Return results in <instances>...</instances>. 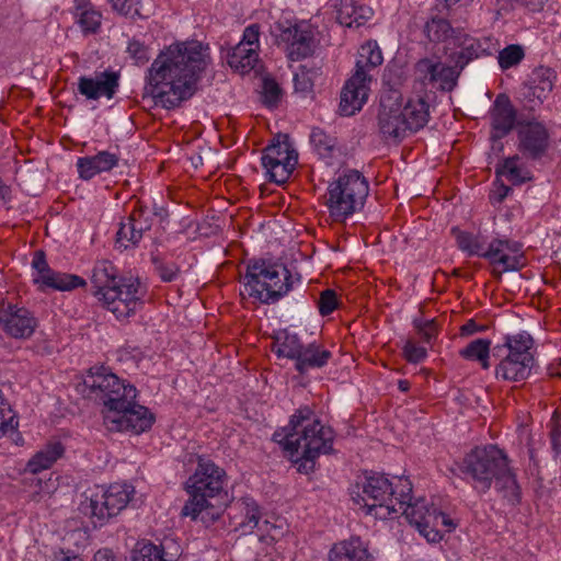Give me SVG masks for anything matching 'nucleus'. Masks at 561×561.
<instances>
[{
    "mask_svg": "<svg viewBox=\"0 0 561 561\" xmlns=\"http://www.w3.org/2000/svg\"><path fill=\"white\" fill-rule=\"evenodd\" d=\"M206 55L198 42L179 43L161 51L149 68L148 82L156 104L171 110L196 91Z\"/></svg>",
    "mask_w": 561,
    "mask_h": 561,
    "instance_id": "f257e3e1",
    "label": "nucleus"
},
{
    "mask_svg": "<svg viewBox=\"0 0 561 561\" xmlns=\"http://www.w3.org/2000/svg\"><path fill=\"white\" fill-rule=\"evenodd\" d=\"M309 407L298 409L291 415L286 433L274 434V440L283 445L290 457L297 456L293 461L297 470L308 474L316 467V459L321 454H329L333 449L334 433L331 427L324 426L316 420Z\"/></svg>",
    "mask_w": 561,
    "mask_h": 561,
    "instance_id": "f03ea898",
    "label": "nucleus"
},
{
    "mask_svg": "<svg viewBox=\"0 0 561 561\" xmlns=\"http://www.w3.org/2000/svg\"><path fill=\"white\" fill-rule=\"evenodd\" d=\"M91 283L99 301L118 320L135 314L142 304L144 291L139 279L119 276L116 266L108 260L95 263Z\"/></svg>",
    "mask_w": 561,
    "mask_h": 561,
    "instance_id": "7ed1b4c3",
    "label": "nucleus"
},
{
    "mask_svg": "<svg viewBox=\"0 0 561 561\" xmlns=\"http://www.w3.org/2000/svg\"><path fill=\"white\" fill-rule=\"evenodd\" d=\"M226 483L225 469L211 459L198 456L196 469L185 484L190 499L182 508V515L190 516L194 520L201 515L203 520L206 519L204 513L211 519L217 518L220 500L226 495Z\"/></svg>",
    "mask_w": 561,
    "mask_h": 561,
    "instance_id": "20e7f679",
    "label": "nucleus"
},
{
    "mask_svg": "<svg viewBox=\"0 0 561 561\" xmlns=\"http://www.w3.org/2000/svg\"><path fill=\"white\" fill-rule=\"evenodd\" d=\"M459 469L478 492L485 493L493 482L497 488L511 490L514 494L518 490L510 459L496 445L476 447L463 457Z\"/></svg>",
    "mask_w": 561,
    "mask_h": 561,
    "instance_id": "39448f33",
    "label": "nucleus"
},
{
    "mask_svg": "<svg viewBox=\"0 0 561 561\" xmlns=\"http://www.w3.org/2000/svg\"><path fill=\"white\" fill-rule=\"evenodd\" d=\"M137 390L119 379V386L102 402L103 421L111 432L140 434L151 428L154 416L144 405L136 403Z\"/></svg>",
    "mask_w": 561,
    "mask_h": 561,
    "instance_id": "423d86ee",
    "label": "nucleus"
},
{
    "mask_svg": "<svg viewBox=\"0 0 561 561\" xmlns=\"http://www.w3.org/2000/svg\"><path fill=\"white\" fill-rule=\"evenodd\" d=\"M394 482L386 476L373 473L366 477L362 492L356 493L354 501L367 510V514L386 518L399 513L412 493V483L408 478L394 477Z\"/></svg>",
    "mask_w": 561,
    "mask_h": 561,
    "instance_id": "0eeeda50",
    "label": "nucleus"
},
{
    "mask_svg": "<svg viewBox=\"0 0 561 561\" xmlns=\"http://www.w3.org/2000/svg\"><path fill=\"white\" fill-rule=\"evenodd\" d=\"M243 279L241 295L267 305L278 301L293 286L291 274L286 266L265 261L248 264Z\"/></svg>",
    "mask_w": 561,
    "mask_h": 561,
    "instance_id": "6e6552de",
    "label": "nucleus"
},
{
    "mask_svg": "<svg viewBox=\"0 0 561 561\" xmlns=\"http://www.w3.org/2000/svg\"><path fill=\"white\" fill-rule=\"evenodd\" d=\"M368 194V181L359 171L342 172L328 187L325 205L330 217L344 222L364 207Z\"/></svg>",
    "mask_w": 561,
    "mask_h": 561,
    "instance_id": "1a4fd4ad",
    "label": "nucleus"
},
{
    "mask_svg": "<svg viewBox=\"0 0 561 561\" xmlns=\"http://www.w3.org/2000/svg\"><path fill=\"white\" fill-rule=\"evenodd\" d=\"M482 257L489 262L491 273L496 278H501L503 273L519 271L526 265L520 244L507 239H493Z\"/></svg>",
    "mask_w": 561,
    "mask_h": 561,
    "instance_id": "9d476101",
    "label": "nucleus"
},
{
    "mask_svg": "<svg viewBox=\"0 0 561 561\" xmlns=\"http://www.w3.org/2000/svg\"><path fill=\"white\" fill-rule=\"evenodd\" d=\"M134 489L127 484L114 483L91 497L90 507L94 524L102 526L110 518L118 515L131 499Z\"/></svg>",
    "mask_w": 561,
    "mask_h": 561,
    "instance_id": "9b49d317",
    "label": "nucleus"
},
{
    "mask_svg": "<svg viewBox=\"0 0 561 561\" xmlns=\"http://www.w3.org/2000/svg\"><path fill=\"white\" fill-rule=\"evenodd\" d=\"M551 146V136L547 126L538 121L519 122L517 129V149L529 160L545 158Z\"/></svg>",
    "mask_w": 561,
    "mask_h": 561,
    "instance_id": "f8f14e48",
    "label": "nucleus"
},
{
    "mask_svg": "<svg viewBox=\"0 0 561 561\" xmlns=\"http://www.w3.org/2000/svg\"><path fill=\"white\" fill-rule=\"evenodd\" d=\"M0 327L8 336L26 340L33 335L37 320L27 308L2 301L0 304Z\"/></svg>",
    "mask_w": 561,
    "mask_h": 561,
    "instance_id": "ddd939ff",
    "label": "nucleus"
},
{
    "mask_svg": "<svg viewBox=\"0 0 561 561\" xmlns=\"http://www.w3.org/2000/svg\"><path fill=\"white\" fill-rule=\"evenodd\" d=\"M453 46L459 48V50L450 53L448 55V59L460 70H462L470 61L484 56H492L497 51V45L492 38H476L462 31L457 32V35H454Z\"/></svg>",
    "mask_w": 561,
    "mask_h": 561,
    "instance_id": "4468645a",
    "label": "nucleus"
},
{
    "mask_svg": "<svg viewBox=\"0 0 561 561\" xmlns=\"http://www.w3.org/2000/svg\"><path fill=\"white\" fill-rule=\"evenodd\" d=\"M378 127L386 141L400 142L410 134L401 113V105L391 102L390 99L380 102Z\"/></svg>",
    "mask_w": 561,
    "mask_h": 561,
    "instance_id": "2eb2a0df",
    "label": "nucleus"
},
{
    "mask_svg": "<svg viewBox=\"0 0 561 561\" xmlns=\"http://www.w3.org/2000/svg\"><path fill=\"white\" fill-rule=\"evenodd\" d=\"M415 69L424 84H436L437 89L448 92L457 85L461 72L455 64L446 66L430 59H421Z\"/></svg>",
    "mask_w": 561,
    "mask_h": 561,
    "instance_id": "dca6fc26",
    "label": "nucleus"
},
{
    "mask_svg": "<svg viewBox=\"0 0 561 561\" xmlns=\"http://www.w3.org/2000/svg\"><path fill=\"white\" fill-rule=\"evenodd\" d=\"M119 85V76L114 71L96 72L94 77H80L78 91L89 100H99L102 96L112 99Z\"/></svg>",
    "mask_w": 561,
    "mask_h": 561,
    "instance_id": "f3484780",
    "label": "nucleus"
},
{
    "mask_svg": "<svg viewBox=\"0 0 561 561\" xmlns=\"http://www.w3.org/2000/svg\"><path fill=\"white\" fill-rule=\"evenodd\" d=\"M370 80L354 75L345 82L341 91L340 112L344 116H352L360 111L368 98Z\"/></svg>",
    "mask_w": 561,
    "mask_h": 561,
    "instance_id": "a211bd4d",
    "label": "nucleus"
},
{
    "mask_svg": "<svg viewBox=\"0 0 561 561\" xmlns=\"http://www.w3.org/2000/svg\"><path fill=\"white\" fill-rule=\"evenodd\" d=\"M492 138L501 139L507 136L515 127L517 113L508 96L499 94L490 112Z\"/></svg>",
    "mask_w": 561,
    "mask_h": 561,
    "instance_id": "6ab92c4d",
    "label": "nucleus"
},
{
    "mask_svg": "<svg viewBox=\"0 0 561 561\" xmlns=\"http://www.w3.org/2000/svg\"><path fill=\"white\" fill-rule=\"evenodd\" d=\"M119 156L107 150L99 151L94 156L80 157L77 160L79 178L89 181L98 174L110 172L119 163Z\"/></svg>",
    "mask_w": 561,
    "mask_h": 561,
    "instance_id": "aec40b11",
    "label": "nucleus"
},
{
    "mask_svg": "<svg viewBox=\"0 0 561 561\" xmlns=\"http://www.w3.org/2000/svg\"><path fill=\"white\" fill-rule=\"evenodd\" d=\"M279 38L288 46L289 57L293 60L306 58L312 53L313 36L307 28L298 25L288 26L280 31Z\"/></svg>",
    "mask_w": 561,
    "mask_h": 561,
    "instance_id": "412c9836",
    "label": "nucleus"
},
{
    "mask_svg": "<svg viewBox=\"0 0 561 561\" xmlns=\"http://www.w3.org/2000/svg\"><path fill=\"white\" fill-rule=\"evenodd\" d=\"M411 500L412 495L410 494V499H407V503L399 512H402L410 524L414 525L420 534L425 537L426 530L430 527H435L434 513L437 508L424 499L416 500L414 503Z\"/></svg>",
    "mask_w": 561,
    "mask_h": 561,
    "instance_id": "4be33fe9",
    "label": "nucleus"
},
{
    "mask_svg": "<svg viewBox=\"0 0 561 561\" xmlns=\"http://www.w3.org/2000/svg\"><path fill=\"white\" fill-rule=\"evenodd\" d=\"M504 356L495 367V378L502 381L519 382L527 379L530 375L534 362L526 360V356H513L508 353Z\"/></svg>",
    "mask_w": 561,
    "mask_h": 561,
    "instance_id": "5701e85b",
    "label": "nucleus"
},
{
    "mask_svg": "<svg viewBox=\"0 0 561 561\" xmlns=\"http://www.w3.org/2000/svg\"><path fill=\"white\" fill-rule=\"evenodd\" d=\"M84 385L90 389V394L102 403L111 391L119 386V378L103 366L92 367L84 380Z\"/></svg>",
    "mask_w": 561,
    "mask_h": 561,
    "instance_id": "b1692460",
    "label": "nucleus"
},
{
    "mask_svg": "<svg viewBox=\"0 0 561 561\" xmlns=\"http://www.w3.org/2000/svg\"><path fill=\"white\" fill-rule=\"evenodd\" d=\"M335 13L336 21L346 27H359L373 16L371 8L347 0L335 4Z\"/></svg>",
    "mask_w": 561,
    "mask_h": 561,
    "instance_id": "393cba45",
    "label": "nucleus"
},
{
    "mask_svg": "<svg viewBox=\"0 0 561 561\" xmlns=\"http://www.w3.org/2000/svg\"><path fill=\"white\" fill-rule=\"evenodd\" d=\"M330 561H371L367 546L359 537L335 543L329 553Z\"/></svg>",
    "mask_w": 561,
    "mask_h": 561,
    "instance_id": "a878e982",
    "label": "nucleus"
},
{
    "mask_svg": "<svg viewBox=\"0 0 561 561\" xmlns=\"http://www.w3.org/2000/svg\"><path fill=\"white\" fill-rule=\"evenodd\" d=\"M401 113L410 134L416 133L430 119V104L423 96L412 98L401 107Z\"/></svg>",
    "mask_w": 561,
    "mask_h": 561,
    "instance_id": "bb28decb",
    "label": "nucleus"
},
{
    "mask_svg": "<svg viewBox=\"0 0 561 561\" xmlns=\"http://www.w3.org/2000/svg\"><path fill=\"white\" fill-rule=\"evenodd\" d=\"M332 358V353L323 345L316 342L304 346L302 352L296 360L295 367L300 374H306L310 369L322 368Z\"/></svg>",
    "mask_w": 561,
    "mask_h": 561,
    "instance_id": "cd10ccee",
    "label": "nucleus"
},
{
    "mask_svg": "<svg viewBox=\"0 0 561 561\" xmlns=\"http://www.w3.org/2000/svg\"><path fill=\"white\" fill-rule=\"evenodd\" d=\"M65 454L64 445L58 440L48 442L26 463V471L36 474L51 466Z\"/></svg>",
    "mask_w": 561,
    "mask_h": 561,
    "instance_id": "c85d7f7f",
    "label": "nucleus"
},
{
    "mask_svg": "<svg viewBox=\"0 0 561 561\" xmlns=\"http://www.w3.org/2000/svg\"><path fill=\"white\" fill-rule=\"evenodd\" d=\"M383 61L382 53L376 41H368L358 49V57L354 75L365 77L371 81L370 70L379 67Z\"/></svg>",
    "mask_w": 561,
    "mask_h": 561,
    "instance_id": "c756f323",
    "label": "nucleus"
},
{
    "mask_svg": "<svg viewBox=\"0 0 561 561\" xmlns=\"http://www.w3.org/2000/svg\"><path fill=\"white\" fill-rule=\"evenodd\" d=\"M557 79L556 71L546 66H539L531 73L529 94L542 103L553 90Z\"/></svg>",
    "mask_w": 561,
    "mask_h": 561,
    "instance_id": "7c9ffc66",
    "label": "nucleus"
},
{
    "mask_svg": "<svg viewBox=\"0 0 561 561\" xmlns=\"http://www.w3.org/2000/svg\"><path fill=\"white\" fill-rule=\"evenodd\" d=\"M169 541L156 546L148 540H140L131 550L130 561H175L178 553H168Z\"/></svg>",
    "mask_w": 561,
    "mask_h": 561,
    "instance_id": "2f4dec72",
    "label": "nucleus"
},
{
    "mask_svg": "<svg viewBox=\"0 0 561 561\" xmlns=\"http://www.w3.org/2000/svg\"><path fill=\"white\" fill-rule=\"evenodd\" d=\"M298 162V154L291 147L287 135H277L264 149L262 162Z\"/></svg>",
    "mask_w": 561,
    "mask_h": 561,
    "instance_id": "473e14b6",
    "label": "nucleus"
},
{
    "mask_svg": "<svg viewBox=\"0 0 561 561\" xmlns=\"http://www.w3.org/2000/svg\"><path fill=\"white\" fill-rule=\"evenodd\" d=\"M533 346V339L528 333H518L516 335H507L503 345H496L493 348V356L500 357L505 352L516 356H526V360L534 362V356L530 353Z\"/></svg>",
    "mask_w": 561,
    "mask_h": 561,
    "instance_id": "72a5a7b5",
    "label": "nucleus"
},
{
    "mask_svg": "<svg viewBox=\"0 0 561 561\" xmlns=\"http://www.w3.org/2000/svg\"><path fill=\"white\" fill-rule=\"evenodd\" d=\"M259 60L257 49L239 43L227 56L228 65L241 75L250 72Z\"/></svg>",
    "mask_w": 561,
    "mask_h": 561,
    "instance_id": "f704fd0d",
    "label": "nucleus"
},
{
    "mask_svg": "<svg viewBox=\"0 0 561 561\" xmlns=\"http://www.w3.org/2000/svg\"><path fill=\"white\" fill-rule=\"evenodd\" d=\"M520 157L514 154L496 165V175L505 176L513 185H520L533 180L530 170L519 164Z\"/></svg>",
    "mask_w": 561,
    "mask_h": 561,
    "instance_id": "c9c22d12",
    "label": "nucleus"
},
{
    "mask_svg": "<svg viewBox=\"0 0 561 561\" xmlns=\"http://www.w3.org/2000/svg\"><path fill=\"white\" fill-rule=\"evenodd\" d=\"M305 344L296 333L283 330L274 336L272 350L278 357H287L297 360Z\"/></svg>",
    "mask_w": 561,
    "mask_h": 561,
    "instance_id": "e433bc0d",
    "label": "nucleus"
},
{
    "mask_svg": "<svg viewBox=\"0 0 561 561\" xmlns=\"http://www.w3.org/2000/svg\"><path fill=\"white\" fill-rule=\"evenodd\" d=\"M423 32L430 42L453 45L454 35L461 31L451 27L448 20L435 16L425 23Z\"/></svg>",
    "mask_w": 561,
    "mask_h": 561,
    "instance_id": "4c0bfd02",
    "label": "nucleus"
},
{
    "mask_svg": "<svg viewBox=\"0 0 561 561\" xmlns=\"http://www.w3.org/2000/svg\"><path fill=\"white\" fill-rule=\"evenodd\" d=\"M76 15L83 32L96 33L101 26L102 14L88 0H75Z\"/></svg>",
    "mask_w": 561,
    "mask_h": 561,
    "instance_id": "58836bf2",
    "label": "nucleus"
},
{
    "mask_svg": "<svg viewBox=\"0 0 561 561\" xmlns=\"http://www.w3.org/2000/svg\"><path fill=\"white\" fill-rule=\"evenodd\" d=\"M490 346L491 341L488 339H476L471 341L465 348L459 351V355L468 360H477L483 369L490 368Z\"/></svg>",
    "mask_w": 561,
    "mask_h": 561,
    "instance_id": "ea45409f",
    "label": "nucleus"
},
{
    "mask_svg": "<svg viewBox=\"0 0 561 561\" xmlns=\"http://www.w3.org/2000/svg\"><path fill=\"white\" fill-rule=\"evenodd\" d=\"M85 280L75 274H67L53 271L45 277L43 285L56 290H72L85 286Z\"/></svg>",
    "mask_w": 561,
    "mask_h": 561,
    "instance_id": "a19ab883",
    "label": "nucleus"
},
{
    "mask_svg": "<svg viewBox=\"0 0 561 561\" xmlns=\"http://www.w3.org/2000/svg\"><path fill=\"white\" fill-rule=\"evenodd\" d=\"M451 234L455 237L458 248L468 253V255H478L482 257L485 249L479 241V238L471 232L462 231L459 228H453Z\"/></svg>",
    "mask_w": 561,
    "mask_h": 561,
    "instance_id": "79ce46f5",
    "label": "nucleus"
},
{
    "mask_svg": "<svg viewBox=\"0 0 561 561\" xmlns=\"http://www.w3.org/2000/svg\"><path fill=\"white\" fill-rule=\"evenodd\" d=\"M310 142L321 158H331L336 147V138L319 127L312 128Z\"/></svg>",
    "mask_w": 561,
    "mask_h": 561,
    "instance_id": "37998d69",
    "label": "nucleus"
},
{
    "mask_svg": "<svg viewBox=\"0 0 561 561\" xmlns=\"http://www.w3.org/2000/svg\"><path fill=\"white\" fill-rule=\"evenodd\" d=\"M525 48L519 44H511L499 51L497 62L502 70L518 66L525 58Z\"/></svg>",
    "mask_w": 561,
    "mask_h": 561,
    "instance_id": "c03bdc74",
    "label": "nucleus"
},
{
    "mask_svg": "<svg viewBox=\"0 0 561 561\" xmlns=\"http://www.w3.org/2000/svg\"><path fill=\"white\" fill-rule=\"evenodd\" d=\"M435 516V527H430L426 530L425 538L430 542H438L443 539V530L450 533L456 528V524L454 520L447 516L445 513L436 510L434 513Z\"/></svg>",
    "mask_w": 561,
    "mask_h": 561,
    "instance_id": "a18cd8bd",
    "label": "nucleus"
},
{
    "mask_svg": "<svg viewBox=\"0 0 561 561\" xmlns=\"http://www.w3.org/2000/svg\"><path fill=\"white\" fill-rule=\"evenodd\" d=\"M263 168L266 170V175L271 182L276 184H284L290 178L297 163L289 161L286 162H262Z\"/></svg>",
    "mask_w": 561,
    "mask_h": 561,
    "instance_id": "49530a36",
    "label": "nucleus"
},
{
    "mask_svg": "<svg viewBox=\"0 0 561 561\" xmlns=\"http://www.w3.org/2000/svg\"><path fill=\"white\" fill-rule=\"evenodd\" d=\"M113 11L131 20L146 19L142 12L141 0H108Z\"/></svg>",
    "mask_w": 561,
    "mask_h": 561,
    "instance_id": "de8ad7c7",
    "label": "nucleus"
},
{
    "mask_svg": "<svg viewBox=\"0 0 561 561\" xmlns=\"http://www.w3.org/2000/svg\"><path fill=\"white\" fill-rule=\"evenodd\" d=\"M136 229V226H134L129 218L123 221L116 233V247L119 249L135 247L141 240V236Z\"/></svg>",
    "mask_w": 561,
    "mask_h": 561,
    "instance_id": "09e8293b",
    "label": "nucleus"
},
{
    "mask_svg": "<svg viewBox=\"0 0 561 561\" xmlns=\"http://www.w3.org/2000/svg\"><path fill=\"white\" fill-rule=\"evenodd\" d=\"M313 76V71L308 70L305 66L300 67L299 71L296 72L294 77L295 91L302 94L310 93L314 85Z\"/></svg>",
    "mask_w": 561,
    "mask_h": 561,
    "instance_id": "8fccbe9b",
    "label": "nucleus"
},
{
    "mask_svg": "<svg viewBox=\"0 0 561 561\" xmlns=\"http://www.w3.org/2000/svg\"><path fill=\"white\" fill-rule=\"evenodd\" d=\"M339 306L337 295L334 289H325L320 294L318 309L321 316L331 314Z\"/></svg>",
    "mask_w": 561,
    "mask_h": 561,
    "instance_id": "3c124183",
    "label": "nucleus"
},
{
    "mask_svg": "<svg viewBox=\"0 0 561 561\" xmlns=\"http://www.w3.org/2000/svg\"><path fill=\"white\" fill-rule=\"evenodd\" d=\"M128 218L134 226H136V231H139L141 237L144 232L148 231L152 226V219L142 206L135 208Z\"/></svg>",
    "mask_w": 561,
    "mask_h": 561,
    "instance_id": "603ef678",
    "label": "nucleus"
},
{
    "mask_svg": "<svg viewBox=\"0 0 561 561\" xmlns=\"http://www.w3.org/2000/svg\"><path fill=\"white\" fill-rule=\"evenodd\" d=\"M414 328L422 337V340L426 343H430L438 333V327L434 319L432 320H421L415 319L413 321Z\"/></svg>",
    "mask_w": 561,
    "mask_h": 561,
    "instance_id": "864d4df0",
    "label": "nucleus"
},
{
    "mask_svg": "<svg viewBox=\"0 0 561 561\" xmlns=\"http://www.w3.org/2000/svg\"><path fill=\"white\" fill-rule=\"evenodd\" d=\"M403 357L412 364H419L423 362L427 356V351L423 346L416 345L415 342L409 340L405 342L403 348Z\"/></svg>",
    "mask_w": 561,
    "mask_h": 561,
    "instance_id": "5fc2aeb1",
    "label": "nucleus"
},
{
    "mask_svg": "<svg viewBox=\"0 0 561 561\" xmlns=\"http://www.w3.org/2000/svg\"><path fill=\"white\" fill-rule=\"evenodd\" d=\"M282 90L274 79H264L263 81V101L270 106H274L279 101Z\"/></svg>",
    "mask_w": 561,
    "mask_h": 561,
    "instance_id": "6e6d98bb",
    "label": "nucleus"
},
{
    "mask_svg": "<svg viewBox=\"0 0 561 561\" xmlns=\"http://www.w3.org/2000/svg\"><path fill=\"white\" fill-rule=\"evenodd\" d=\"M128 55L137 65H144L149 60L148 47L138 39H131L127 46Z\"/></svg>",
    "mask_w": 561,
    "mask_h": 561,
    "instance_id": "4d7b16f0",
    "label": "nucleus"
},
{
    "mask_svg": "<svg viewBox=\"0 0 561 561\" xmlns=\"http://www.w3.org/2000/svg\"><path fill=\"white\" fill-rule=\"evenodd\" d=\"M32 266L38 273V278H35L36 283L41 282L43 284V282L45 280V277L53 272V270L49 267V265L46 261V255H45L44 251H42V250H38L34 253Z\"/></svg>",
    "mask_w": 561,
    "mask_h": 561,
    "instance_id": "13d9d810",
    "label": "nucleus"
},
{
    "mask_svg": "<svg viewBox=\"0 0 561 561\" xmlns=\"http://www.w3.org/2000/svg\"><path fill=\"white\" fill-rule=\"evenodd\" d=\"M156 270L163 282H172L179 273L176 264L160 261H156Z\"/></svg>",
    "mask_w": 561,
    "mask_h": 561,
    "instance_id": "bf43d9fd",
    "label": "nucleus"
},
{
    "mask_svg": "<svg viewBox=\"0 0 561 561\" xmlns=\"http://www.w3.org/2000/svg\"><path fill=\"white\" fill-rule=\"evenodd\" d=\"M550 440L556 455L561 456V426L557 421V411L551 420Z\"/></svg>",
    "mask_w": 561,
    "mask_h": 561,
    "instance_id": "052dcab7",
    "label": "nucleus"
},
{
    "mask_svg": "<svg viewBox=\"0 0 561 561\" xmlns=\"http://www.w3.org/2000/svg\"><path fill=\"white\" fill-rule=\"evenodd\" d=\"M259 37H260V25L251 24L245 27L240 43L244 44L245 46L255 47L257 49L259 48Z\"/></svg>",
    "mask_w": 561,
    "mask_h": 561,
    "instance_id": "680f3d73",
    "label": "nucleus"
},
{
    "mask_svg": "<svg viewBox=\"0 0 561 561\" xmlns=\"http://www.w3.org/2000/svg\"><path fill=\"white\" fill-rule=\"evenodd\" d=\"M485 329L486 327L478 324L473 319H470L463 325H461L460 335L469 336L478 332H483Z\"/></svg>",
    "mask_w": 561,
    "mask_h": 561,
    "instance_id": "e2e57ef3",
    "label": "nucleus"
},
{
    "mask_svg": "<svg viewBox=\"0 0 561 561\" xmlns=\"http://www.w3.org/2000/svg\"><path fill=\"white\" fill-rule=\"evenodd\" d=\"M94 561H115L108 550H99L94 554Z\"/></svg>",
    "mask_w": 561,
    "mask_h": 561,
    "instance_id": "0e129e2a",
    "label": "nucleus"
},
{
    "mask_svg": "<svg viewBox=\"0 0 561 561\" xmlns=\"http://www.w3.org/2000/svg\"><path fill=\"white\" fill-rule=\"evenodd\" d=\"M54 561H82L81 559H79L78 557L73 556V557H69V556H66L62 551L58 554L55 556V560Z\"/></svg>",
    "mask_w": 561,
    "mask_h": 561,
    "instance_id": "69168bd1",
    "label": "nucleus"
},
{
    "mask_svg": "<svg viewBox=\"0 0 561 561\" xmlns=\"http://www.w3.org/2000/svg\"><path fill=\"white\" fill-rule=\"evenodd\" d=\"M511 192V187L502 184L499 188V202H502Z\"/></svg>",
    "mask_w": 561,
    "mask_h": 561,
    "instance_id": "338daca9",
    "label": "nucleus"
},
{
    "mask_svg": "<svg viewBox=\"0 0 561 561\" xmlns=\"http://www.w3.org/2000/svg\"><path fill=\"white\" fill-rule=\"evenodd\" d=\"M398 387L402 392H407L410 389V382L405 379L399 380Z\"/></svg>",
    "mask_w": 561,
    "mask_h": 561,
    "instance_id": "774afa93",
    "label": "nucleus"
}]
</instances>
